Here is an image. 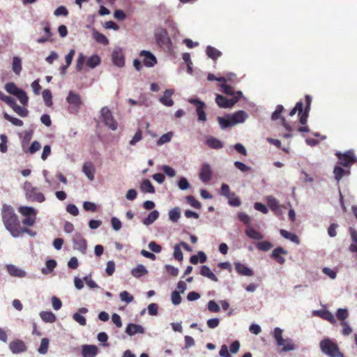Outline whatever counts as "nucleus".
<instances>
[{"instance_id":"nucleus-59","label":"nucleus","mask_w":357,"mask_h":357,"mask_svg":"<svg viewBox=\"0 0 357 357\" xmlns=\"http://www.w3.org/2000/svg\"><path fill=\"white\" fill-rule=\"evenodd\" d=\"M36 215H32V216L25 217V218H24L22 220V222L25 226L32 227L36 223Z\"/></svg>"},{"instance_id":"nucleus-57","label":"nucleus","mask_w":357,"mask_h":357,"mask_svg":"<svg viewBox=\"0 0 357 357\" xmlns=\"http://www.w3.org/2000/svg\"><path fill=\"white\" fill-rule=\"evenodd\" d=\"M13 109L22 117H26L28 115V110L17 104L13 107Z\"/></svg>"},{"instance_id":"nucleus-48","label":"nucleus","mask_w":357,"mask_h":357,"mask_svg":"<svg viewBox=\"0 0 357 357\" xmlns=\"http://www.w3.org/2000/svg\"><path fill=\"white\" fill-rule=\"evenodd\" d=\"M259 250L267 252L273 248V244L267 241L258 242L256 245Z\"/></svg>"},{"instance_id":"nucleus-61","label":"nucleus","mask_w":357,"mask_h":357,"mask_svg":"<svg viewBox=\"0 0 357 357\" xmlns=\"http://www.w3.org/2000/svg\"><path fill=\"white\" fill-rule=\"evenodd\" d=\"M171 300L172 303L175 305L180 304L181 302V296L179 292L177 291H174L172 293Z\"/></svg>"},{"instance_id":"nucleus-40","label":"nucleus","mask_w":357,"mask_h":357,"mask_svg":"<svg viewBox=\"0 0 357 357\" xmlns=\"http://www.w3.org/2000/svg\"><path fill=\"white\" fill-rule=\"evenodd\" d=\"M93 35L94 39L98 43L105 45L109 44V40H108L107 38L104 34H102L98 31H94Z\"/></svg>"},{"instance_id":"nucleus-33","label":"nucleus","mask_w":357,"mask_h":357,"mask_svg":"<svg viewBox=\"0 0 357 357\" xmlns=\"http://www.w3.org/2000/svg\"><path fill=\"white\" fill-rule=\"evenodd\" d=\"M206 53L209 58L214 61L222 55L221 52L210 45L206 47Z\"/></svg>"},{"instance_id":"nucleus-64","label":"nucleus","mask_w":357,"mask_h":357,"mask_svg":"<svg viewBox=\"0 0 357 357\" xmlns=\"http://www.w3.org/2000/svg\"><path fill=\"white\" fill-rule=\"evenodd\" d=\"M174 258L178 261H182L183 260V252L181 250L179 245H176L174 248Z\"/></svg>"},{"instance_id":"nucleus-7","label":"nucleus","mask_w":357,"mask_h":357,"mask_svg":"<svg viewBox=\"0 0 357 357\" xmlns=\"http://www.w3.org/2000/svg\"><path fill=\"white\" fill-rule=\"evenodd\" d=\"M5 89L8 93L15 96L22 105L28 104L29 98L26 92L19 89L13 82L7 83L5 85Z\"/></svg>"},{"instance_id":"nucleus-47","label":"nucleus","mask_w":357,"mask_h":357,"mask_svg":"<svg viewBox=\"0 0 357 357\" xmlns=\"http://www.w3.org/2000/svg\"><path fill=\"white\" fill-rule=\"evenodd\" d=\"M273 337L277 342L278 346H281L283 344V337H282V330L280 328L277 327L274 329Z\"/></svg>"},{"instance_id":"nucleus-58","label":"nucleus","mask_w":357,"mask_h":357,"mask_svg":"<svg viewBox=\"0 0 357 357\" xmlns=\"http://www.w3.org/2000/svg\"><path fill=\"white\" fill-rule=\"evenodd\" d=\"M172 132H167L166 134H164L159 138V139L157 142V144L162 145L163 144L169 142L172 139Z\"/></svg>"},{"instance_id":"nucleus-37","label":"nucleus","mask_w":357,"mask_h":357,"mask_svg":"<svg viewBox=\"0 0 357 357\" xmlns=\"http://www.w3.org/2000/svg\"><path fill=\"white\" fill-rule=\"evenodd\" d=\"M350 234L353 242L349 249L352 252H357V232L354 229H351Z\"/></svg>"},{"instance_id":"nucleus-10","label":"nucleus","mask_w":357,"mask_h":357,"mask_svg":"<svg viewBox=\"0 0 357 357\" xmlns=\"http://www.w3.org/2000/svg\"><path fill=\"white\" fill-rule=\"evenodd\" d=\"M155 38L156 43L161 47L169 48L171 45L170 38L166 29L159 28L155 30Z\"/></svg>"},{"instance_id":"nucleus-5","label":"nucleus","mask_w":357,"mask_h":357,"mask_svg":"<svg viewBox=\"0 0 357 357\" xmlns=\"http://www.w3.org/2000/svg\"><path fill=\"white\" fill-rule=\"evenodd\" d=\"M86 64L91 68H94L100 63V58L97 54H93L90 56L88 59H86V56L82 54L79 53L76 62V70L77 71H82L84 68V64Z\"/></svg>"},{"instance_id":"nucleus-35","label":"nucleus","mask_w":357,"mask_h":357,"mask_svg":"<svg viewBox=\"0 0 357 357\" xmlns=\"http://www.w3.org/2000/svg\"><path fill=\"white\" fill-rule=\"evenodd\" d=\"M159 217V213L157 211H152L148 216L143 220V224L150 225L153 223Z\"/></svg>"},{"instance_id":"nucleus-28","label":"nucleus","mask_w":357,"mask_h":357,"mask_svg":"<svg viewBox=\"0 0 357 357\" xmlns=\"http://www.w3.org/2000/svg\"><path fill=\"white\" fill-rule=\"evenodd\" d=\"M6 269L11 276L23 278L26 275V273L24 271L18 268L17 266L13 264L7 265Z\"/></svg>"},{"instance_id":"nucleus-38","label":"nucleus","mask_w":357,"mask_h":357,"mask_svg":"<svg viewBox=\"0 0 357 357\" xmlns=\"http://www.w3.org/2000/svg\"><path fill=\"white\" fill-rule=\"evenodd\" d=\"M12 68L16 75H20L22 71V61L17 56H14L13 59Z\"/></svg>"},{"instance_id":"nucleus-1","label":"nucleus","mask_w":357,"mask_h":357,"mask_svg":"<svg viewBox=\"0 0 357 357\" xmlns=\"http://www.w3.org/2000/svg\"><path fill=\"white\" fill-rule=\"evenodd\" d=\"M1 216L6 229L12 236L14 238L20 237L19 232L22 227L13 208L8 205H3L1 210Z\"/></svg>"},{"instance_id":"nucleus-36","label":"nucleus","mask_w":357,"mask_h":357,"mask_svg":"<svg viewBox=\"0 0 357 357\" xmlns=\"http://www.w3.org/2000/svg\"><path fill=\"white\" fill-rule=\"evenodd\" d=\"M18 211L25 217L36 215V210L31 206H20Z\"/></svg>"},{"instance_id":"nucleus-63","label":"nucleus","mask_w":357,"mask_h":357,"mask_svg":"<svg viewBox=\"0 0 357 357\" xmlns=\"http://www.w3.org/2000/svg\"><path fill=\"white\" fill-rule=\"evenodd\" d=\"M142 139V132L139 129L133 136L132 139L130 141V144L132 146L135 145L138 142Z\"/></svg>"},{"instance_id":"nucleus-24","label":"nucleus","mask_w":357,"mask_h":357,"mask_svg":"<svg viewBox=\"0 0 357 357\" xmlns=\"http://www.w3.org/2000/svg\"><path fill=\"white\" fill-rule=\"evenodd\" d=\"M98 354V347L95 345H84L82 347L83 357H95Z\"/></svg>"},{"instance_id":"nucleus-56","label":"nucleus","mask_w":357,"mask_h":357,"mask_svg":"<svg viewBox=\"0 0 357 357\" xmlns=\"http://www.w3.org/2000/svg\"><path fill=\"white\" fill-rule=\"evenodd\" d=\"M187 202L192 207L199 209L202 206L199 202H198L193 196L188 195L185 197Z\"/></svg>"},{"instance_id":"nucleus-13","label":"nucleus","mask_w":357,"mask_h":357,"mask_svg":"<svg viewBox=\"0 0 357 357\" xmlns=\"http://www.w3.org/2000/svg\"><path fill=\"white\" fill-rule=\"evenodd\" d=\"M188 102L196 106L197 114L198 116V119L200 121L204 122L206 121V113L204 111V108L206 105L204 102L201 101L199 99L190 98Z\"/></svg>"},{"instance_id":"nucleus-2","label":"nucleus","mask_w":357,"mask_h":357,"mask_svg":"<svg viewBox=\"0 0 357 357\" xmlns=\"http://www.w3.org/2000/svg\"><path fill=\"white\" fill-rule=\"evenodd\" d=\"M305 107L303 109V103L301 101L298 102L295 107L289 112V116H293L296 112L298 113L299 121L302 125H305L307 121L308 114L310 109V105L312 102V98L309 95H306Z\"/></svg>"},{"instance_id":"nucleus-45","label":"nucleus","mask_w":357,"mask_h":357,"mask_svg":"<svg viewBox=\"0 0 357 357\" xmlns=\"http://www.w3.org/2000/svg\"><path fill=\"white\" fill-rule=\"evenodd\" d=\"M218 121L222 129H225L229 126H234L231 117L229 116L228 119L224 117H218Z\"/></svg>"},{"instance_id":"nucleus-4","label":"nucleus","mask_w":357,"mask_h":357,"mask_svg":"<svg viewBox=\"0 0 357 357\" xmlns=\"http://www.w3.org/2000/svg\"><path fill=\"white\" fill-rule=\"evenodd\" d=\"M335 155L338 159V164L344 168L350 169L351 165L357 163V157L353 150H348L344 153L336 152Z\"/></svg>"},{"instance_id":"nucleus-27","label":"nucleus","mask_w":357,"mask_h":357,"mask_svg":"<svg viewBox=\"0 0 357 357\" xmlns=\"http://www.w3.org/2000/svg\"><path fill=\"white\" fill-rule=\"evenodd\" d=\"M206 144L213 149H220L223 147V143L220 139L212 136L206 139Z\"/></svg>"},{"instance_id":"nucleus-23","label":"nucleus","mask_w":357,"mask_h":357,"mask_svg":"<svg viewBox=\"0 0 357 357\" xmlns=\"http://www.w3.org/2000/svg\"><path fill=\"white\" fill-rule=\"evenodd\" d=\"M314 314L320 317L324 320H326L329 321L332 324H336V319L334 317V315L329 311L322 310H318L315 311Z\"/></svg>"},{"instance_id":"nucleus-60","label":"nucleus","mask_w":357,"mask_h":357,"mask_svg":"<svg viewBox=\"0 0 357 357\" xmlns=\"http://www.w3.org/2000/svg\"><path fill=\"white\" fill-rule=\"evenodd\" d=\"M1 139V143H0V151L2 153H6L7 151L8 147H7V142L8 139L7 137L5 135H0Z\"/></svg>"},{"instance_id":"nucleus-31","label":"nucleus","mask_w":357,"mask_h":357,"mask_svg":"<svg viewBox=\"0 0 357 357\" xmlns=\"http://www.w3.org/2000/svg\"><path fill=\"white\" fill-rule=\"evenodd\" d=\"M280 233L281 236L284 238L289 239L296 244L300 243V240L298 236L296 235L295 234L291 233L284 229H280Z\"/></svg>"},{"instance_id":"nucleus-8","label":"nucleus","mask_w":357,"mask_h":357,"mask_svg":"<svg viewBox=\"0 0 357 357\" xmlns=\"http://www.w3.org/2000/svg\"><path fill=\"white\" fill-rule=\"evenodd\" d=\"M242 92L237 91V96H234L231 98H227L222 95L218 94L215 98V102L220 107L230 108L234 105L242 96Z\"/></svg>"},{"instance_id":"nucleus-3","label":"nucleus","mask_w":357,"mask_h":357,"mask_svg":"<svg viewBox=\"0 0 357 357\" xmlns=\"http://www.w3.org/2000/svg\"><path fill=\"white\" fill-rule=\"evenodd\" d=\"M321 351L329 357H344L336 343L331 339L324 338L319 343Z\"/></svg>"},{"instance_id":"nucleus-50","label":"nucleus","mask_w":357,"mask_h":357,"mask_svg":"<svg viewBox=\"0 0 357 357\" xmlns=\"http://www.w3.org/2000/svg\"><path fill=\"white\" fill-rule=\"evenodd\" d=\"M56 266V262L54 259H49L46 261V268L42 269V273L47 274L52 272Z\"/></svg>"},{"instance_id":"nucleus-12","label":"nucleus","mask_w":357,"mask_h":357,"mask_svg":"<svg viewBox=\"0 0 357 357\" xmlns=\"http://www.w3.org/2000/svg\"><path fill=\"white\" fill-rule=\"evenodd\" d=\"M73 248L82 254H85L87 248L86 241L79 233H76L73 237Z\"/></svg>"},{"instance_id":"nucleus-39","label":"nucleus","mask_w":357,"mask_h":357,"mask_svg":"<svg viewBox=\"0 0 357 357\" xmlns=\"http://www.w3.org/2000/svg\"><path fill=\"white\" fill-rule=\"evenodd\" d=\"M245 234L249 238L255 240H261L264 238L260 232L252 228L247 229Z\"/></svg>"},{"instance_id":"nucleus-15","label":"nucleus","mask_w":357,"mask_h":357,"mask_svg":"<svg viewBox=\"0 0 357 357\" xmlns=\"http://www.w3.org/2000/svg\"><path fill=\"white\" fill-rule=\"evenodd\" d=\"M139 56L143 57L144 65L147 67H153L157 63L155 56L149 51L142 50Z\"/></svg>"},{"instance_id":"nucleus-32","label":"nucleus","mask_w":357,"mask_h":357,"mask_svg":"<svg viewBox=\"0 0 357 357\" xmlns=\"http://www.w3.org/2000/svg\"><path fill=\"white\" fill-rule=\"evenodd\" d=\"M140 189L143 192L154 193L155 188L149 179L144 180L141 185Z\"/></svg>"},{"instance_id":"nucleus-34","label":"nucleus","mask_w":357,"mask_h":357,"mask_svg":"<svg viewBox=\"0 0 357 357\" xmlns=\"http://www.w3.org/2000/svg\"><path fill=\"white\" fill-rule=\"evenodd\" d=\"M40 318L46 323H54L56 321V316L50 311H43L40 313Z\"/></svg>"},{"instance_id":"nucleus-42","label":"nucleus","mask_w":357,"mask_h":357,"mask_svg":"<svg viewBox=\"0 0 357 357\" xmlns=\"http://www.w3.org/2000/svg\"><path fill=\"white\" fill-rule=\"evenodd\" d=\"M50 340L47 337H44L41 340L40 345L38 349V351L40 354H45L47 353L49 348Z\"/></svg>"},{"instance_id":"nucleus-14","label":"nucleus","mask_w":357,"mask_h":357,"mask_svg":"<svg viewBox=\"0 0 357 357\" xmlns=\"http://www.w3.org/2000/svg\"><path fill=\"white\" fill-rule=\"evenodd\" d=\"M213 172L211 166L208 163H203L201 166L199 177L203 183H208L212 178Z\"/></svg>"},{"instance_id":"nucleus-17","label":"nucleus","mask_w":357,"mask_h":357,"mask_svg":"<svg viewBox=\"0 0 357 357\" xmlns=\"http://www.w3.org/2000/svg\"><path fill=\"white\" fill-rule=\"evenodd\" d=\"M287 255V251L282 247H278L275 248L271 254V257L273 258L278 264H283L285 261V259L281 256Z\"/></svg>"},{"instance_id":"nucleus-26","label":"nucleus","mask_w":357,"mask_h":357,"mask_svg":"<svg viewBox=\"0 0 357 357\" xmlns=\"http://www.w3.org/2000/svg\"><path fill=\"white\" fill-rule=\"evenodd\" d=\"M126 333H128L129 335H133L137 333H144V328L140 326L135 324H129L126 329Z\"/></svg>"},{"instance_id":"nucleus-54","label":"nucleus","mask_w":357,"mask_h":357,"mask_svg":"<svg viewBox=\"0 0 357 357\" xmlns=\"http://www.w3.org/2000/svg\"><path fill=\"white\" fill-rule=\"evenodd\" d=\"M3 117L5 119L9 121L10 123H12L14 126H23V121L19 119L13 117L8 114L6 112L3 113Z\"/></svg>"},{"instance_id":"nucleus-19","label":"nucleus","mask_w":357,"mask_h":357,"mask_svg":"<svg viewBox=\"0 0 357 357\" xmlns=\"http://www.w3.org/2000/svg\"><path fill=\"white\" fill-rule=\"evenodd\" d=\"M231 121L234 126L243 123L248 117V114L243 111L239 110L230 116Z\"/></svg>"},{"instance_id":"nucleus-29","label":"nucleus","mask_w":357,"mask_h":357,"mask_svg":"<svg viewBox=\"0 0 357 357\" xmlns=\"http://www.w3.org/2000/svg\"><path fill=\"white\" fill-rule=\"evenodd\" d=\"M200 274L204 277L208 278L214 282H218V279L215 276V275L211 271V269L207 266H202L200 270Z\"/></svg>"},{"instance_id":"nucleus-9","label":"nucleus","mask_w":357,"mask_h":357,"mask_svg":"<svg viewBox=\"0 0 357 357\" xmlns=\"http://www.w3.org/2000/svg\"><path fill=\"white\" fill-rule=\"evenodd\" d=\"M66 101L69 104L68 111L70 113H77L82 105V101L79 94L72 91L68 93Z\"/></svg>"},{"instance_id":"nucleus-51","label":"nucleus","mask_w":357,"mask_h":357,"mask_svg":"<svg viewBox=\"0 0 357 357\" xmlns=\"http://www.w3.org/2000/svg\"><path fill=\"white\" fill-rule=\"evenodd\" d=\"M336 317L341 322H346L345 320L349 317L348 310L347 309L339 308L337 310Z\"/></svg>"},{"instance_id":"nucleus-46","label":"nucleus","mask_w":357,"mask_h":357,"mask_svg":"<svg viewBox=\"0 0 357 357\" xmlns=\"http://www.w3.org/2000/svg\"><path fill=\"white\" fill-rule=\"evenodd\" d=\"M41 149V144L38 141H34L32 142L29 147L26 148V151L24 153H29L30 154H34L38 151Z\"/></svg>"},{"instance_id":"nucleus-53","label":"nucleus","mask_w":357,"mask_h":357,"mask_svg":"<svg viewBox=\"0 0 357 357\" xmlns=\"http://www.w3.org/2000/svg\"><path fill=\"white\" fill-rule=\"evenodd\" d=\"M43 98L45 105L48 107L52 105V93L49 89H45L43 93Z\"/></svg>"},{"instance_id":"nucleus-25","label":"nucleus","mask_w":357,"mask_h":357,"mask_svg":"<svg viewBox=\"0 0 357 357\" xmlns=\"http://www.w3.org/2000/svg\"><path fill=\"white\" fill-rule=\"evenodd\" d=\"M82 172L89 180L93 181L94 179L95 168L92 162H85L82 167Z\"/></svg>"},{"instance_id":"nucleus-21","label":"nucleus","mask_w":357,"mask_h":357,"mask_svg":"<svg viewBox=\"0 0 357 357\" xmlns=\"http://www.w3.org/2000/svg\"><path fill=\"white\" fill-rule=\"evenodd\" d=\"M173 93L174 91L172 89H166L163 96L160 98V102L165 106H172L174 105V101L171 98Z\"/></svg>"},{"instance_id":"nucleus-16","label":"nucleus","mask_w":357,"mask_h":357,"mask_svg":"<svg viewBox=\"0 0 357 357\" xmlns=\"http://www.w3.org/2000/svg\"><path fill=\"white\" fill-rule=\"evenodd\" d=\"M9 348L13 354H20L26 351L25 343L21 340H15L9 344Z\"/></svg>"},{"instance_id":"nucleus-22","label":"nucleus","mask_w":357,"mask_h":357,"mask_svg":"<svg viewBox=\"0 0 357 357\" xmlns=\"http://www.w3.org/2000/svg\"><path fill=\"white\" fill-rule=\"evenodd\" d=\"M333 174L335 180L339 182L343 176L350 174V169H344L340 165H337L334 167Z\"/></svg>"},{"instance_id":"nucleus-41","label":"nucleus","mask_w":357,"mask_h":357,"mask_svg":"<svg viewBox=\"0 0 357 357\" xmlns=\"http://www.w3.org/2000/svg\"><path fill=\"white\" fill-rule=\"evenodd\" d=\"M33 136V131L29 130L24 132L22 141V146L24 151H26V148L27 147L29 143L31 140Z\"/></svg>"},{"instance_id":"nucleus-49","label":"nucleus","mask_w":357,"mask_h":357,"mask_svg":"<svg viewBox=\"0 0 357 357\" xmlns=\"http://www.w3.org/2000/svg\"><path fill=\"white\" fill-rule=\"evenodd\" d=\"M229 195L231 196L227 197L229 204L232 206H239L241 204L239 197L236 196L234 192H231Z\"/></svg>"},{"instance_id":"nucleus-44","label":"nucleus","mask_w":357,"mask_h":357,"mask_svg":"<svg viewBox=\"0 0 357 357\" xmlns=\"http://www.w3.org/2000/svg\"><path fill=\"white\" fill-rule=\"evenodd\" d=\"M180 216L181 210L178 207H174L169 212V219L174 222H176L178 220Z\"/></svg>"},{"instance_id":"nucleus-11","label":"nucleus","mask_w":357,"mask_h":357,"mask_svg":"<svg viewBox=\"0 0 357 357\" xmlns=\"http://www.w3.org/2000/svg\"><path fill=\"white\" fill-rule=\"evenodd\" d=\"M101 116L105 124L112 130H116L117 129L118 123L114 120L112 113L108 107H104L102 108Z\"/></svg>"},{"instance_id":"nucleus-52","label":"nucleus","mask_w":357,"mask_h":357,"mask_svg":"<svg viewBox=\"0 0 357 357\" xmlns=\"http://www.w3.org/2000/svg\"><path fill=\"white\" fill-rule=\"evenodd\" d=\"M267 203H268V206L270 207V208L272 211H275L278 210V208L280 207L278 201L273 197H271V196L268 197H267Z\"/></svg>"},{"instance_id":"nucleus-62","label":"nucleus","mask_w":357,"mask_h":357,"mask_svg":"<svg viewBox=\"0 0 357 357\" xmlns=\"http://www.w3.org/2000/svg\"><path fill=\"white\" fill-rule=\"evenodd\" d=\"M119 296L122 301H125L126 303H130L134 299L133 296L126 291H122Z\"/></svg>"},{"instance_id":"nucleus-20","label":"nucleus","mask_w":357,"mask_h":357,"mask_svg":"<svg viewBox=\"0 0 357 357\" xmlns=\"http://www.w3.org/2000/svg\"><path fill=\"white\" fill-rule=\"evenodd\" d=\"M234 266L236 272L241 275L252 276L254 275L252 270L241 262H234Z\"/></svg>"},{"instance_id":"nucleus-6","label":"nucleus","mask_w":357,"mask_h":357,"mask_svg":"<svg viewBox=\"0 0 357 357\" xmlns=\"http://www.w3.org/2000/svg\"><path fill=\"white\" fill-rule=\"evenodd\" d=\"M26 198L32 202L41 203L45 200V197L42 192H38L36 188L33 187L31 183L26 182L24 185Z\"/></svg>"},{"instance_id":"nucleus-43","label":"nucleus","mask_w":357,"mask_h":357,"mask_svg":"<svg viewBox=\"0 0 357 357\" xmlns=\"http://www.w3.org/2000/svg\"><path fill=\"white\" fill-rule=\"evenodd\" d=\"M280 347H282L283 351H293L296 349V345L293 343L291 339L283 340V344Z\"/></svg>"},{"instance_id":"nucleus-30","label":"nucleus","mask_w":357,"mask_h":357,"mask_svg":"<svg viewBox=\"0 0 357 357\" xmlns=\"http://www.w3.org/2000/svg\"><path fill=\"white\" fill-rule=\"evenodd\" d=\"M131 273L134 277L139 278L143 275H146L148 273V271L144 266L139 264L135 268L132 269Z\"/></svg>"},{"instance_id":"nucleus-55","label":"nucleus","mask_w":357,"mask_h":357,"mask_svg":"<svg viewBox=\"0 0 357 357\" xmlns=\"http://www.w3.org/2000/svg\"><path fill=\"white\" fill-rule=\"evenodd\" d=\"M220 86L222 88V92L225 94L230 95L232 97L237 96V91L235 92L234 89L231 86L226 84H221Z\"/></svg>"},{"instance_id":"nucleus-18","label":"nucleus","mask_w":357,"mask_h":357,"mask_svg":"<svg viewBox=\"0 0 357 357\" xmlns=\"http://www.w3.org/2000/svg\"><path fill=\"white\" fill-rule=\"evenodd\" d=\"M113 63L118 67H123L125 64V59L122 51L114 50L112 54Z\"/></svg>"}]
</instances>
